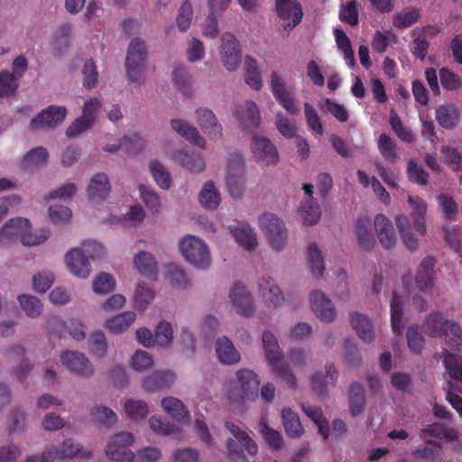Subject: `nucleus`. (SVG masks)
<instances>
[{"label": "nucleus", "mask_w": 462, "mask_h": 462, "mask_svg": "<svg viewBox=\"0 0 462 462\" xmlns=\"http://www.w3.org/2000/svg\"><path fill=\"white\" fill-rule=\"evenodd\" d=\"M179 247L185 259L199 269H206L211 263V256L207 245L195 236H187L180 240Z\"/></svg>", "instance_id": "obj_7"}, {"label": "nucleus", "mask_w": 462, "mask_h": 462, "mask_svg": "<svg viewBox=\"0 0 462 462\" xmlns=\"http://www.w3.org/2000/svg\"><path fill=\"white\" fill-rule=\"evenodd\" d=\"M282 424L285 433L290 438H299L304 432L299 415L290 408L282 411Z\"/></svg>", "instance_id": "obj_40"}, {"label": "nucleus", "mask_w": 462, "mask_h": 462, "mask_svg": "<svg viewBox=\"0 0 462 462\" xmlns=\"http://www.w3.org/2000/svg\"><path fill=\"white\" fill-rule=\"evenodd\" d=\"M216 353L218 360L223 364L233 365L240 361L239 352L226 337L217 339L216 343Z\"/></svg>", "instance_id": "obj_30"}, {"label": "nucleus", "mask_w": 462, "mask_h": 462, "mask_svg": "<svg viewBox=\"0 0 462 462\" xmlns=\"http://www.w3.org/2000/svg\"><path fill=\"white\" fill-rule=\"evenodd\" d=\"M440 83L444 89L454 91L462 87V79L459 75L452 72L447 68L439 69Z\"/></svg>", "instance_id": "obj_63"}, {"label": "nucleus", "mask_w": 462, "mask_h": 462, "mask_svg": "<svg viewBox=\"0 0 462 462\" xmlns=\"http://www.w3.org/2000/svg\"><path fill=\"white\" fill-rule=\"evenodd\" d=\"M175 374L171 371H156L143 380V387L146 392L154 393L173 383Z\"/></svg>", "instance_id": "obj_27"}, {"label": "nucleus", "mask_w": 462, "mask_h": 462, "mask_svg": "<svg viewBox=\"0 0 462 462\" xmlns=\"http://www.w3.org/2000/svg\"><path fill=\"white\" fill-rule=\"evenodd\" d=\"M225 428L236 439H228L226 448L228 456L234 462H244L245 453L254 456L258 452V446L250 436L233 422L226 421Z\"/></svg>", "instance_id": "obj_5"}, {"label": "nucleus", "mask_w": 462, "mask_h": 462, "mask_svg": "<svg viewBox=\"0 0 462 462\" xmlns=\"http://www.w3.org/2000/svg\"><path fill=\"white\" fill-rule=\"evenodd\" d=\"M408 201L412 208L411 217L413 222V227L417 231V233L422 236L426 233V202L422 199L413 196H409Z\"/></svg>", "instance_id": "obj_31"}, {"label": "nucleus", "mask_w": 462, "mask_h": 462, "mask_svg": "<svg viewBox=\"0 0 462 462\" xmlns=\"http://www.w3.org/2000/svg\"><path fill=\"white\" fill-rule=\"evenodd\" d=\"M18 301L22 310L31 318L38 317L42 309V305L39 299L34 296L22 294L18 296Z\"/></svg>", "instance_id": "obj_56"}, {"label": "nucleus", "mask_w": 462, "mask_h": 462, "mask_svg": "<svg viewBox=\"0 0 462 462\" xmlns=\"http://www.w3.org/2000/svg\"><path fill=\"white\" fill-rule=\"evenodd\" d=\"M307 257L312 274L321 277L324 273L323 258L320 250L315 243L309 245Z\"/></svg>", "instance_id": "obj_52"}, {"label": "nucleus", "mask_w": 462, "mask_h": 462, "mask_svg": "<svg viewBox=\"0 0 462 462\" xmlns=\"http://www.w3.org/2000/svg\"><path fill=\"white\" fill-rule=\"evenodd\" d=\"M409 349L414 354H420L425 344V338L422 335V328L418 325H411L406 332Z\"/></svg>", "instance_id": "obj_50"}, {"label": "nucleus", "mask_w": 462, "mask_h": 462, "mask_svg": "<svg viewBox=\"0 0 462 462\" xmlns=\"http://www.w3.org/2000/svg\"><path fill=\"white\" fill-rule=\"evenodd\" d=\"M110 192V183L107 176L99 172L95 174L88 187V198L92 200L104 199Z\"/></svg>", "instance_id": "obj_34"}, {"label": "nucleus", "mask_w": 462, "mask_h": 462, "mask_svg": "<svg viewBox=\"0 0 462 462\" xmlns=\"http://www.w3.org/2000/svg\"><path fill=\"white\" fill-rule=\"evenodd\" d=\"M199 199L200 204L208 209L216 208L220 203V195L212 181L204 184Z\"/></svg>", "instance_id": "obj_44"}, {"label": "nucleus", "mask_w": 462, "mask_h": 462, "mask_svg": "<svg viewBox=\"0 0 462 462\" xmlns=\"http://www.w3.org/2000/svg\"><path fill=\"white\" fill-rule=\"evenodd\" d=\"M49 153L42 146H38L29 151L22 161V165L24 169H33L43 165L47 162Z\"/></svg>", "instance_id": "obj_43"}, {"label": "nucleus", "mask_w": 462, "mask_h": 462, "mask_svg": "<svg viewBox=\"0 0 462 462\" xmlns=\"http://www.w3.org/2000/svg\"><path fill=\"white\" fill-rule=\"evenodd\" d=\"M299 211L304 223L310 226L317 224L321 214L319 206L310 199L301 202Z\"/></svg>", "instance_id": "obj_46"}, {"label": "nucleus", "mask_w": 462, "mask_h": 462, "mask_svg": "<svg viewBox=\"0 0 462 462\" xmlns=\"http://www.w3.org/2000/svg\"><path fill=\"white\" fill-rule=\"evenodd\" d=\"M91 415L97 423L104 426H110L117 420V416L113 410L102 405L93 408Z\"/></svg>", "instance_id": "obj_62"}, {"label": "nucleus", "mask_w": 462, "mask_h": 462, "mask_svg": "<svg viewBox=\"0 0 462 462\" xmlns=\"http://www.w3.org/2000/svg\"><path fill=\"white\" fill-rule=\"evenodd\" d=\"M134 266L138 272L149 279L155 280L158 274V265L153 255L142 251L134 256Z\"/></svg>", "instance_id": "obj_32"}, {"label": "nucleus", "mask_w": 462, "mask_h": 462, "mask_svg": "<svg viewBox=\"0 0 462 462\" xmlns=\"http://www.w3.org/2000/svg\"><path fill=\"white\" fill-rule=\"evenodd\" d=\"M402 302L401 297L397 293H393V299L391 300V322L393 331L396 335L402 334Z\"/></svg>", "instance_id": "obj_53"}, {"label": "nucleus", "mask_w": 462, "mask_h": 462, "mask_svg": "<svg viewBox=\"0 0 462 462\" xmlns=\"http://www.w3.org/2000/svg\"><path fill=\"white\" fill-rule=\"evenodd\" d=\"M62 364L72 372L82 377L93 374L94 368L85 355L79 352L67 351L60 356Z\"/></svg>", "instance_id": "obj_17"}, {"label": "nucleus", "mask_w": 462, "mask_h": 462, "mask_svg": "<svg viewBox=\"0 0 462 462\" xmlns=\"http://www.w3.org/2000/svg\"><path fill=\"white\" fill-rule=\"evenodd\" d=\"M259 291L268 305L279 306L283 301L280 288L271 277H263L259 282Z\"/></svg>", "instance_id": "obj_33"}, {"label": "nucleus", "mask_w": 462, "mask_h": 462, "mask_svg": "<svg viewBox=\"0 0 462 462\" xmlns=\"http://www.w3.org/2000/svg\"><path fill=\"white\" fill-rule=\"evenodd\" d=\"M338 374L333 364L326 365V374L317 373L310 379L311 387L318 395H326L328 384L335 386L337 381Z\"/></svg>", "instance_id": "obj_26"}, {"label": "nucleus", "mask_w": 462, "mask_h": 462, "mask_svg": "<svg viewBox=\"0 0 462 462\" xmlns=\"http://www.w3.org/2000/svg\"><path fill=\"white\" fill-rule=\"evenodd\" d=\"M374 228L377 237L382 245L390 249L396 244V235L393 230L392 222L382 214L374 217Z\"/></svg>", "instance_id": "obj_24"}, {"label": "nucleus", "mask_w": 462, "mask_h": 462, "mask_svg": "<svg viewBox=\"0 0 462 462\" xmlns=\"http://www.w3.org/2000/svg\"><path fill=\"white\" fill-rule=\"evenodd\" d=\"M231 232L236 242L245 250H254L258 245L256 236L248 225L240 224L234 227Z\"/></svg>", "instance_id": "obj_36"}, {"label": "nucleus", "mask_w": 462, "mask_h": 462, "mask_svg": "<svg viewBox=\"0 0 462 462\" xmlns=\"http://www.w3.org/2000/svg\"><path fill=\"white\" fill-rule=\"evenodd\" d=\"M306 415L310 418L319 428V431L322 437L327 439L329 435V426L327 420L323 417V412L317 406H303Z\"/></svg>", "instance_id": "obj_51"}, {"label": "nucleus", "mask_w": 462, "mask_h": 462, "mask_svg": "<svg viewBox=\"0 0 462 462\" xmlns=\"http://www.w3.org/2000/svg\"><path fill=\"white\" fill-rule=\"evenodd\" d=\"M262 340L267 362L274 374L284 381L290 387H295L297 379L289 365L282 361L283 355L276 337L270 331H264Z\"/></svg>", "instance_id": "obj_4"}, {"label": "nucleus", "mask_w": 462, "mask_h": 462, "mask_svg": "<svg viewBox=\"0 0 462 462\" xmlns=\"http://www.w3.org/2000/svg\"><path fill=\"white\" fill-rule=\"evenodd\" d=\"M396 226L399 230L404 245L411 251L418 248V238L411 232V223L407 216L400 215L395 219Z\"/></svg>", "instance_id": "obj_41"}, {"label": "nucleus", "mask_w": 462, "mask_h": 462, "mask_svg": "<svg viewBox=\"0 0 462 462\" xmlns=\"http://www.w3.org/2000/svg\"><path fill=\"white\" fill-rule=\"evenodd\" d=\"M166 279L176 288L184 289L189 283L186 273L178 264H169L166 267Z\"/></svg>", "instance_id": "obj_54"}, {"label": "nucleus", "mask_w": 462, "mask_h": 462, "mask_svg": "<svg viewBox=\"0 0 462 462\" xmlns=\"http://www.w3.org/2000/svg\"><path fill=\"white\" fill-rule=\"evenodd\" d=\"M339 19L351 26H355L358 23V3L356 0H351L341 7Z\"/></svg>", "instance_id": "obj_61"}, {"label": "nucleus", "mask_w": 462, "mask_h": 462, "mask_svg": "<svg viewBox=\"0 0 462 462\" xmlns=\"http://www.w3.org/2000/svg\"><path fill=\"white\" fill-rule=\"evenodd\" d=\"M147 46L139 37L132 39L129 43L125 60L127 78L132 82H142L144 79Z\"/></svg>", "instance_id": "obj_6"}, {"label": "nucleus", "mask_w": 462, "mask_h": 462, "mask_svg": "<svg viewBox=\"0 0 462 462\" xmlns=\"http://www.w3.org/2000/svg\"><path fill=\"white\" fill-rule=\"evenodd\" d=\"M172 129L181 136L185 137L192 144L204 149L206 147L205 139L199 134L196 127L190 125L181 119H172L171 121Z\"/></svg>", "instance_id": "obj_28"}, {"label": "nucleus", "mask_w": 462, "mask_h": 462, "mask_svg": "<svg viewBox=\"0 0 462 462\" xmlns=\"http://www.w3.org/2000/svg\"><path fill=\"white\" fill-rule=\"evenodd\" d=\"M162 407L175 420H189V412L184 403L175 397H165L162 400Z\"/></svg>", "instance_id": "obj_37"}, {"label": "nucleus", "mask_w": 462, "mask_h": 462, "mask_svg": "<svg viewBox=\"0 0 462 462\" xmlns=\"http://www.w3.org/2000/svg\"><path fill=\"white\" fill-rule=\"evenodd\" d=\"M24 355L25 349L21 345L12 346L5 352L9 361L15 362L21 360L20 364L13 370V374L18 381L24 380L33 366L29 359L24 358Z\"/></svg>", "instance_id": "obj_23"}, {"label": "nucleus", "mask_w": 462, "mask_h": 462, "mask_svg": "<svg viewBox=\"0 0 462 462\" xmlns=\"http://www.w3.org/2000/svg\"><path fill=\"white\" fill-rule=\"evenodd\" d=\"M150 171L159 187L168 189L171 186V178L169 171L157 160L150 162Z\"/></svg>", "instance_id": "obj_47"}, {"label": "nucleus", "mask_w": 462, "mask_h": 462, "mask_svg": "<svg viewBox=\"0 0 462 462\" xmlns=\"http://www.w3.org/2000/svg\"><path fill=\"white\" fill-rule=\"evenodd\" d=\"M145 146V140L137 134L126 135L121 141L122 151L128 155L139 153Z\"/></svg>", "instance_id": "obj_57"}, {"label": "nucleus", "mask_w": 462, "mask_h": 462, "mask_svg": "<svg viewBox=\"0 0 462 462\" xmlns=\"http://www.w3.org/2000/svg\"><path fill=\"white\" fill-rule=\"evenodd\" d=\"M125 410L133 420L143 419L148 413V406L143 401L128 400L125 403Z\"/></svg>", "instance_id": "obj_64"}, {"label": "nucleus", "mask_w": 462, "mask_h": 462, "mask_svg": "<svg viewBox=\"0 0 462 462\" xmlns=\"http://www.w3.org/2000/svg\"><path fill=\"white\" fill-rule=\"evenodd\" d=\"M59 452L60 460L74 457L88 458L91 456L90 451H83L82 446L79 443H74L71 439L64 440L59 448Z\"/></svg>", "instance_id": "obj_55"}, {"label": "nucleus", "mask_w": 462, "mask_h": 462, "mask_svg": "<svg viewBox=\"0 0 462 462\" xmlns=\"http://www.w3.org/2000/svg\"><path fill=\"white\" fill-rule=\"evenodd\" d=\"M356 235L358 243L365 250H370L375 244V239L373 235L371 221L367 217H360L356 224Z\"/></svg>", "instance_id": "obj_39"}, {"label": "nucleus", "mask_w": 462, "mask_h": 462, "mask_svg": "<svg viewBox=\"0 0 462 462\" xmlns=\"http://www.w3.org/2000/svg\"><path fill=\"white\" fill-rule=\"evenodd\" d=\"M220 55L224 66L229 71L236 70L241 63V50L237 39L232 33L226 32L221 37Z\"/></svg>", "instance_id": "obj_12"}, {"label": "nucleus", "mask_w": 462, "mask_h": 462, "mask_svg": "<svg viewBox=\"0 0 462 462\" xmlns=\"http://www.w3.org/2000/svg\"><path fill=\"white\" fill-rule=\"evenodd\" d=\"M133 441L134 437L129 432L115 434L106 447V456L116 462H134L135 456L129 449Z\"/></svg>", "instance_id": "obj_11"}, {"label": "nucleus", "mask_w": 462, "mask_h": 462, "mask_svg": "<svg viewBox=\"0 0 462 462\" xmlns=\"http://www.w3.org/2000/svg\"><path fill=\"white\" fill-rule=\"evenodd\" d=\"M350 322L358 337L364 342H371L374 337L373 324L366 315L353 313L350 315Z\"/></svg>", "instance_id": "obj_35"}, {"label": "nucleus", "mask_w": 462, "mask_h": 462, "mask_svg": "<svg viewBox=\"0 0 462 462\" xmlns=\"http://www.w3.org/2000/svg\"><path fill=\"white\" fill-rule=\"evenodd\" d=\"M435 266V260L433 257H425L418 269L415 282L417 288L421 292H428L433 287V272Z\"/></svg>", "instance_id": "obj_25"}, {"label": "nucleus", "mask_w": 462, "mask_h": 462, "mask_svg": "<svg viewBox=\"0 0 462 462\" xmlns=\"http://www.w3.org/2000/svg\"><path fill=\"white\" fill-rule=\"evenodd\" d=\"M67 113L65 106H50L31 120L30 128L32 130L53 128L64 121Z\"/></svg>", "instance_id": "obj_14"}, {"label": "nucleus", "mask_w": 462, "mask_h": 462, "mask_svg": "<svg viewBox=\"0 0 462 462\" xmlns=\"http://www.w3.org/2000/svg\"><path fill=\"white\" fill-rule=\"evenodd\" d=\"M423 327L430 337H442L451 350L462 351V328L457 323L444 320L440 313H431Z\"/></svg>", "instance_id": "obj_2"}, {"label": "nucleus", "mask_w": 462, "mask_h": 462, "mask_svg": "<svg viewBox=\"0 0 462 462\" xmlns=\"http://www.w3.org/2000/svg\"><path fill=\"white\" fill-rule=\"evenodd\" d=\"M172 79L177 88L185 96L191 95L190 77L184 67L175 68L172 71Z\"/></svg>", "instance_id": "obj_59"}, {"label": "nucleus", "mask_w": 462, "mask_h": 462, "mask_svg": "<svg viewBox=\"0 0 462 462\" xmlns=\"http://www.w3.org/2000/svg\"><path fill=\"white\" fill-rule=\"evenodd\" d=\"M259 226L266 236L270 245L275 251H282L287 242L288 232L282 219L272 213H263L259 217Z\"/></svg>", "instance_id": "obj_9"}, {"label": "nucleus", "mask_w": 462, "mask_h": 462, "mask_svg": "<svg viewBox=\"0 0 462 462\" xmlns=\"http://www.w3.org/2000/svg\"><path fill=\"white\" fill-rule=\"evenodd\" d=\"M236 116L243 130L253 132L258 128L261 121L260 111L253 101H246L244 106L236 109Z\"/></svg>", "instance_id": "obj_20"}, {"label": "nucleus", "mask_w": 462, "mask_h": 462, "mask_svg": "<svg viewBox=\"0 0 462 462\" xmlns=\"http://www.w3.org/2000/svg\"><path fill=\"white\" fill-rule=\"evenodd\" d=\"M229 298L237 313L245 317L253 314L254 306L252 296L241 282H236L232 286Z\"/></svg>", "instance_id": "obj_19"}, {"label": "nucleus", "mask_w": 462, "mask_h": 462, "mask_svg": "<svg viewBox=\"0 0 462 462\" xmlns=\"http://www.w3.org/2000/svg\"><path fill=\"white\" fill-rule=\"evenodd\" d=\"M420 17V12L416 8L404 9L398 13L393 20L396 28H407L415 23Z\"/></svg>", "instance_id": "obj_58"}, {"label": "nucleus", "mask_w": 462, "mask_h": 462, "mask_svg": "<svg viewBox=\"0 0 462 462\" xmlns=\"http://www.w3.org/2000/svg\"><path fill=\"white\" fill-rule=\"evenodd\" d=\"M310 307L315 315L322 321L330 322L337 316L333 303L321 291H315L310 294Z\"/></svg>", "instance_id": "obj_18"}, {"label": "nucleus", "mask_w": 462, "mask_h": 462, "mask_svg": "<svg viewBox=\"0 0 462 462\" xmlns=\"http://www.w3.org/2000/svg\"><path fill=\"white\" fill-rule=\"evenodd\" d=\"M174 159L190 172H200L205 169L202 156L194 152L178 151L174 153Z\"/></svg>", "instance_id": "obj_38"}, {"label": "nucleus", "mask_w": 462, "mask_h": 462, "mask_svg": "<svg viewBox=\"0 0 462 462\" xmlns=\"http://www.w3.org/2000/svg\"><path fill=\"white\" fill-rule=\"evenodd\" d=\"M242 393L236 398L231 393L228 397L234 401L254 400L258 397L260 380L257 374L250 369H240L236 372Z\"/></svg>", "instance_id": "obj_13"}, {"label": "nucleus", "mask_w": 462, "mask_h": 462, "mask_svg": "<svg viewBox=\"0 0 462 462\" xmlns=\"http://www.w3.org/2000/svg\"><path fill=\"white\" fill-rule=\"evenodd\" d=\"M271 89L273 97L288 113L295 115L299 112L294 98L287 91L284 83L276 72L271 75Z\"/></svg>", "instance_id": "obj_21"}, {"label": "nucleus", "mask_w": 462, "mask_h": 462, "mask_svg": "<svg viewBox=\"0 0 462 462\" xmlns=\"http://www.w3.org/2000/svg\"><path fill=\"white\" fill-rule=\"evenodd\" d=\"M196 116L200 128L210 139L217 140L222 136V125L210 109L199 108Z\"/></svg>", "instance_id": "obj_22"}, {"label": "nucleus", "mask_w": 462, "mask_h": 462, "mask_svg": "<svg viewBox=\"0 0 462 462\" xmlns=\"http://www.w3.org/2000/svg\"><path fill=\"white\" fill-rule=\"evenodd\" d=\"M136 315L133 311H125L116 315L106 321V328L113 333H121L135 320Z\"/></svg>", "instance_id": "obj_48"}, {"label": "nucleus", "mask_w": 462, "mask_h": 462, "mask_svg": "<svg viewBox=\"0 0 462 462\" xmlns=\"http://www.w3.org/2000/svg\"><path fill=\"white\" fill-rule=\"evenodd\" d=\"M442 362L451 379L446 383V399L462 417V397L451 392V390H454L462 393V357L444 348L442 352Z\"/></svg>", "instance_id": "obj_3"}, {"label": "nucleus", "mask_w": 462, "mask_h": 462, "mask_svg": "<svg viewBox=\"0 0 462 462\" xmlns=\"http://www.w3.org/2000/svg\"><path fill=\"white\" fill-rule=\"evenodd\" d=\"M18 78L8 70L0 71V97L13 95L17 88Z\"/></svg>", "instance_id": "obj_60"}, {"label": "nucleus", "mask_w": 462, "mask_h": 462, "mask_svg": "<svg viewBox=\"0 0 462 462\" xmlns=\"http://www.w3.org/2000/svg\"><path fill=\"white\" fill-rule=\"evenodd\" d=\"M349 411L353 417L363 413L365 410L366 400L365 389L359 383L354 382L348 388Z\"/></svg>", "instance_id": "obj_29"}, {"label": "nucleus", "mask_w": 462, "mask_h": 462, "mask_svg": "<svg viewBox=\"0 0 462 462\" xmlns=\"http://www.w3.org/2000/svg\"><path fill=\"white\" fill-rule=\"evenodd\" d=\"M378 149L382 156L390 163H396L399 159L397 146L386 134H382L378 139Z\"/></svg>", "instance_id": "obj_45"}, {"label": "nucleus", "mask_w": 462, "mask_h": 462, "mask_svg": "<svg viewBox=\"0 0 462 462\" xmlns=\"http://www.w3.org/2000/svg\"><path fill=\"white\" fill-rule=\"evenodd\" d=\"M245 172V162L238 153L231 154L227 164L226 179L227 190L233 198H240L244 192Z\"/></svg>", "instance_id": "obj_10"}, {"label": "nucleus", "mask_w": 462, "mask_h": 462, "mask_svg": "<svg viewBox=\"0 0 462 462\" xmlns=\"http://www.w3.org/2000/svg\"><path fill=\"white\" fill-rule=\"evenodd\" d=\"M104 246L96 242L88 241L83 244V248L75 247L69 250L65 256V263L71 273L79 278H87L91 272L90 259L103 256Z\"/></svg>", "instance_id": "obj_1"}, {"label": "nucleus", "mask_w": 462, "mask_h": 462, "mask_svg": "<svg viewBox=\"0 0 462 462\" xmlns=\"http://www.w3.org/2000/svg\"><path fill=\"white\" fill-rule=\"evenodd\" d=\"M438 123L446 129H453L459 121L458 109L453 105L441 106L436 110Z\"/></svg>", "instance_id": "obj_42"}, {"label": "nucleus", "mask_w": 462, "mask_h": 462, "mask_svg": "<svg viewBox=\"0 0 462 462\" xmlns=\"http://www.w3.org/2000/svg\"><path fill=\"white\" fill-rule=\"evenodd\" d=\"M30 222L23 217H15L8 220L0 229V240L3 238L13 239L14 237H21L23 245L35 246L42 244L48 239L47 234L44 232L41 236L32 239V233L28 231Z\"/></svg>", "instance_id": "obj_8"}, {"label": "nucleus", "mask_w": 462, "mask_h": 462, "mask_svg": "<svg viewBox=\"0 0 462 462\" xmlns=\"http://www.w3.org/2000/svg\"><path fill=\"white\" fill-rule=\"evenodd\" d=\"M260 432L271 449L281 450L283 448L284 440L282 434L269 427L264 420L260 421Z\"/></svg>", "instance_id": "obj_49"}, {"label": "nucleus", "mask_w": 462, "mask_h": 462, "mask_svg": "<svg viewBox=\"0 0 462 462\" xmlns=\"http://www.w3.org/2000/svg\"><path fill=\"white\" fill-rule=\"evenodd\" d=\"M276 12L284 21H290L284 25V30L291 32L302 20L301 5L297 0H276Z\"/></svg>", "instance_id": "obj_15"}, {"label": "nucleus", "mask_w": 462, "mask_h": 462, "mask_svg": "<svg viewBox=\"0 0 462 462\" xmlns=\"http://www.w3.org/2000/svg\"><path fill=\"white\" fill-rule=\"evenodd\" d=\"M251 148L255 159L264 165L275 163L279 160L276 147L266 137L254 136Z\"/></svg>", "instance_id": "obj_16"}]
</instances>
